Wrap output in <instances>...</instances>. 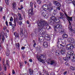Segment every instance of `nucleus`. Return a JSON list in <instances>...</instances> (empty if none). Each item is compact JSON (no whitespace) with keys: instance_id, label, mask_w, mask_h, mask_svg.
Segmentation results:
<instances>
[{"instance_id":"37998d69","label":"nucleus","mask_w":75,"mask_h":75,"mask_svg":"<svg viewBox=\"0 0 75 75\" xmlns=\"http://www.w3.org/2000/svg\"><path fill=\"white\" fill-rule=\"evenodd\" d=\"M2 11H3V8L1 7H0V11H1V12H2Z\"/></svg>"},{"instance_id":"1a4fd4ad","label":"nucleus","mask_w":75,"mask_h":75,"mask_svg":"<svg viewBox=\"0 0 75 75\" xmlns=\"http://www.w3.org/2000/svg\"><path fill=\"white\" fill-rule=\"evenodd\" d=\"M58 41L57 45V47L59 48H64V45H62V44H60L59 43V40H61V39L59 38H58Z\"/></svg>"},{"instance_id":"cd10ccee","label":"nucleus","mask_w":75,"mask_h":75,"mask_svg":"<svg viewBox=\"0 0 75 75\" xmlns=\"http://www.w3.org/2000/svg\"><path fill=\"white\" fill-rule=\"evenodd\" d=\"M54 21H54L52 20H49V23H50V24H52V25L54 24Z\"/></svg>"},{"instance_id":"ea45409f","label":"nucleus","mask_w":75,"mask_h":75,"mask_svg":"<svg viewBox=\"0 0 75 75\" xmlns=\"http://www.w3.org/2000/svg\"><path fill=\"white\" fill-rule=\"evenodd\" d=\"M58 18H60V19H62V20H63L64 21V18H62V17H58Z\"/></svg>"},{"instance_id":"4be33fe9","label":"nucleus","mask_w":75,"mask_h":75,"mask_svg":"<svg viewBox=\"0 0 75 75\" xmlns=\"http://www.w3.org/2000/svg\"><path fill=\"white\" fill-rule=\"evenodd\" d=\"M50 18L53 21H55V20L57 19V18L55 16H53L51 17H50Z\"/></svg>"},{"instance_id":"79ce46f5","label":"nucleus","mask_w":75,"mask_h":75,"mask_svg":"<svg viewBox=\"0 0 75 75\" xmlns=\"http://www.w3.org/2000/svg\"><path fill=\"white\" fill-rule=\"evenodd\" d=\"M6 65H8L9 64V61L8 60H6Z\"/></svg>"},{"instance_id":"2eb2a0df","label":"nucleus","mask_w":75,"mask_h":75,"mask_svg":"<svg viewBox=\"0 0 75 75\" xmlns=\"http://www.w3.org/2000/svg\"><path fill=\"white\" fill-rule=\"evenodd\" d=\"M62 25L60 24H57L55 26V28H62Z\"/></svg>"},{"instance_id":"f8f14e48","label":"nucleus","mask_w":75,"mask_h":75,"mask_svg":"<svg viewBox=\"0 0 75 75\" xmlns=\"http://www.w3.org/2000/svg\"><path fill=\"white\" fill-rule=\"evenodd\" d=\"M53 3L56 6H57V7H59V6H61V4L59 3V2H58L56 1H53Z\"/></svg>"},{"instance_id":"7ed1b4c3","label":"nucleus","mask_w":75,"mask_h":75,"mask_svg":"<svg viewBox=\"0 0 75 75\" xmlns=\"http://www.w3.org/2000/svg\"><path fill=\"white\" fill-rule=\"evenodd\" d=\"M30 7L31 8L29 9L28 11V15L30 17L34 14V12L33 11V3L30 2Z\"/></svg>"},{"instance_id":"5fc2aeb1","label":"nucleus","mask_w":75,"mask_h":75,"mask_svg":"<svg viewBox=\"0 0 75 75\" xmlns=\"http://www.w3.org/2000/svg\"><path fill=\"white\" fill-rule=\"evenodd\" d=\"M2 70V69H1V64H0V71H1Z\"/></svg>"},{"instance_id":"c85d7f7f","label":"nucleus","mask_w":75,"mask_h":75,"mask_svg":"<svg viewBox=\"0 0 75 75\" xmlns=\"http://www.w3.org/2000/svg\"><path fill=\"white\" fill-rule=\"evenodd\" d=\"M62 37L64 38H68V35L67 34H64L62 35Z\"/></svg>"},{"instance_id":"a211bd4d","label":"nucleus","mask_w":75,"mask_h":75,"mask_svg":"<svg viewBox=\"0 0 75 75\" xmlns=\"http://www.w3.org/2000/svg\"><path fill=\"white\" fill-rule=\"evenodd\" d=\"M40 13L41 14L42 16H44V17L45 15V14L46 13L45 12V11H44L43 10L40 11Z\"/></svg>"},{"instance_id":"72a5a7b5","label":"nucleus","mask_w":75,"mask_h":75,"mask_svg":"<svg viewBox=\"0 0 75 75\" xmlns=\"http://www.w3.org/2000/svg\"><path fill=\"white\" fill-rule=\"evenodd\" d=\"M37 3L39 4H41V0H36Z\"/></svg>"},{"instance_id":"423d86ee","label":"nucleus","mask_w":75,"mask_h":75,"mask_svg":"<svg viewBox=\"0 0 75 75\" xmlns=\"http://www.w3.org/2000/svg\"><path fill=\"white\" fill-rule=\"evenodd\" d=\"M47 63L51 65L54 66V67H55V66L57 65V62H56V61L51 59H50L48 60Z\"/></svg>"},{"instance_id":"052dcab7","label":"nucleus","mask_w":75,"mask_h":75,"mask_svg":"<svg viewBox=\"0 0 75 75\" xmlns=\"http://www.w3.org/2000/svg\"><path fill=\"white\" fill-rule=\"evenodd\" d=\"M19 20H22V18H21V17H19Z\"/></svg>"},{"instance_id":"393cba45","label":"nucleus","mask_w":75,"mask_h":75,"mask_svg":"<svg viewBox=\"0 0 75 75\" xmlns=\"http://www.w3.org/2000/svg\"><path fill=\"white\" fill-rule=\"evenodd\" d=\"M44 17L45 18H48V17H49V14H48L47 13H46L45 16H44Z\"/></svg>"},{"instance_id":"f3484780","label":"nucleus","mask_w":75,"mask_h":75,"mask_svg":"<svg viewBox=\"0 0 75 75\" xmlns=\"http://www.w3.org/2000/svg\"><path fill=\"white\" fill-rule=\"evenodd\" d=\"M66 51V50L64 48H62L61 49V52L62 54V55H64L65 53V52Z\"/></svg>"},{"instance_id":"3c124183","label":"nucleus","mask_w":75,"mask_h":75,"mask_svg":"<svg viewBox=\"0 0 75 75\" xmlns=\"http://www.w3.org/2000/svg\"><path fill=\"white\" fill-rule=\"evenodd\" d=\"M10 21H12L13 20V18H12V17H11V19H10Z\"/></svg>"},{"instance_id":"9b49d317","label":"nucleus","mask_w":75,"mask_h":75,"mask_svg":"<svg viewBox=\"0 0 75 75\" xmlns=\"http://www.w3.org/2000/svg\"><path fill=\"white\" fill-rule=\"evenodd\" d=\"M67 41L70 43H73L74 42L75 40H74V39L71 37L67 39Z\"/></svg>"},{"instance_id":"f03ea898","label":"nucleus","mask_w":75,"mask_h":75,"mask_svg":"<svg viewBox=\"0 0 75 75\" xmlns=\"http://www.w3.org/2000/svg\"><path fill=\"white\" fill-rule=\"evenodd\" d=\"M67 58L70 59L71 57H72V62H75V54H74V51H70L68 52V54L67 55Z\"/></svg>"},{"instance_id":"69168bd1","label":"nucleus","mask_w":75,"mask_h":75,"mask_svg":"<svg viewBox=\"0 0 75 75\" xmlns=\"http://www.w3.org/2000/svg\"><path fill=\"white\" fill-rule=\"evenodd\" d=\"M6 29V26H4V31H5Z\"/></svg>"},{"instance_id":"6e6d98bb","label":"nucleus","mask_w":75,"mask_h":75,"mask_svg":"<svg viewBox=\"0 0 75 75\" xmlns=\"http://www.w3.org/2000/svg\"><path fill=\"white\" fill-rule=\"evenodd\" d=\"M4 73L3 72H1L0 73V75H4Z\"/></svg>"},{"instance_id":"4468645a","label":"nucleus","mask_w":75,"mask_h":75,"mask_svg":"<svg viewBox=\"0 0 75 75\" xmlns=\"http://www.w3.org/2000/svg\"><path fill=\"white\" fill-rule=\"evenodd\" d=\"M58 32L61 34H63L64 33V30L62 28H60L58 30Z\"/></svg>"},{"instance_id":"9d476101","label":"nucleus","mask_w":75,"mask_h":75,"mask_svg":"<svg viewBox=\"0 0 75 75\" xmlns=\"http://www.w3.org/2000/svg\"><path fill=\"white\" fill-rule=\"evenodd\" d=\"M50 12L52 11V13L54 14H56L57 13V9H54L52 7L49 10Z\"/></svg>"},{"instance_id":"13d9d810","label":"nucleus","mask_w":75,"mask_h":75,"mask_svg":"<svg viewBox=\"0 0 75 75\" xmlns=\"http://www.w3.org/2000/svg\"><path fill=\"white\" fill-rule=\"evenodd\" d=\"M12 74H15V71H14V70L13 69L12 70Z\"/></svg>"},{"instance_id":"6e6552de","label":"nucleus","mask_w":75,"mask_h":75,"mask_svg":"<svg viewBox=\"0 0 75 75\" xmlns=\"http://www.w3.org/2000/svg\"><path fill=\"white\" fill-rule=\"evenodd\" d=\"M42 8L44 10H45V11L47 10V11H49L50 10V8H49L48 6L47 5H43L42 6Z\"/></svg>"},{"instance_id":"f257e3e1","label":"nucleus","mask_w":75,"mask_h":75,"mask_svg":"<svg viewBox=\"0 0 75 75\" xmlns=\"http://www.w3.org/2000/svg\"><path fill=\"white\" fill-rule=\"evenodd\" d=\"M48 24V23L47 22L42 19H41L39 22L38 23V27L42 28H42L43 27H45V26H46V28L47 29V30L50 29V28H51V26H49Z\"/></svg>"},{"instance_id":"bf43d9fd","label":"nucleus","mask_w":75,"mask_h":75,"mask_svg":"<svg viewBox=\"0 0 75 75\" xmlns=\"http://www.w3.org/2000/svg\"><path fill=\"white\" fill-rule=\"evenodd\" d=\"M21 50H24V49H25V47H22L21 48Z\"/></svg>"},{"instance_id":"e433bc0d","label":"nucleus","mask_w":75,"mask_h":75,"mask_svg":"<svg viewBox=\"0 0 75 75\" xmlns=\"http://www.w3.org/2000/svg\"><path fill=\"white\" fill-rule=\"evenodd\" d=\"M66 2L68 4L70 3V1L69 0H66Z\"/></svg>"},{"instance_id":"bb28decb","label":"nucleus","mask_w":75,"mask_h":75,"mask_svg":"<svg viewBox=\"0 0 75 75\" xmlns=\"http://www.w3.org/2000/svg\"><path fill=\"white\" fill-rule=\"evenodd\" d=\"M16 47L18 49H19V47H20V44L19 43H16L15 44Z\"/></svg>"},{"instance_id":"4c0bfd02","label":"nucleus","mask_w":75,"mask_h":75,"mask_svg":"<svg viewBox=\"0 0 75 75\" xmlns=\"http://www.w3.org/2000/svg\"><path fill=\"white\" fill-rule=\"evenodd\" d=\"M61 6H60L59 7H57L56 8L57 10H61V8H60L61 7Z\"/></svg>"},{"instance_id":"473e14b6","label":"nucleus","mask_w":75,"mask_h":75,"mask_svg":"<svg viewBox=\"0 0 75 75\" xmlns=\"http://www.w3.org/2000/svg\"><path fill=\"white\" fill-rule=\"evenodd\" d=\"M59 14H60V16H61V17H64V14L62 12H60Z\"/></svg>"},{"instance_id":"e2e57ef3","label":"nucleus","mask_w":75,"mask_h":75,"mask_svg":"<svg viewBox=\"0 0 75 75\" xmlns=\"http://www.w3.org/2000/svg\"><path fill=\"white\" fill-rule=\"evenodd\" d=\"M29 61L30 62H33V60H32V59H29Z\"/></svg>"},{"instance_id":"0eeeda50","label":"nucleus","mask_w":75,"mask_h":75,"mask_svg":"<svg viewBox=\"0 0 75 75\" xmlns=\"http://www.w3.org/2000/svg\"><path fill=\"white\" fill-rule=\"evenodd\" d=\"M74 48V45L71 44H68L67 45V50H72Z\"/></svg>"},{"instance_id":"ddd939ff","label":"nucleus","mask_w":75,"mask_h":75,"mask_svg":"<svg viewBox=\"0 0 75 75\" xmlns=\"http://www.w3.org/2000/svg\"><path fill=\"white\" fill-rule=\"evenodd\" d=\"M44 55L43 54H40L39 56V57L37 58L38 59V61L40 62L41 61V59H42V58H44Z\"/></svg>"},{"instance_id":"49530a36","label":"nucleus","mask_w":75,"mask_h":75,"mask_svg":"<svg viewBox=\"0 0 75 75\" xmlns=\"http://www.w3.org/2000/svg\"><path fill=\"white\" fill-rule=\"evenodd\" d=\"M67 71H65L63 73V74L64 75H67Z\"/></svg>"},{"instance_id":"58836bf2","label":"nucleus","mask_w":75,"mask_h":75,"mask_svg":"<svg viewBox=\"0 0 75 75\" xmlns=\"http://www.w3.org/2000/svg\"><path fill=\"white\" fill-rule=\"evenodd\" d=\"M9 0H5V1H6V4L7 5H8L9 4H8V1Z\"/></svg>"},{"instance_id":"de8ad7c7","label":"nucleus","mask_w":75,"mask_h":75,"mask_svg":"<svg viewBox=\"0 0 75 75\" xmlns=\"http://www.w3.org/2000/svg\"><path fill=\"white\" fill-rule=\"evenodd\" d=\"M54 31L56 32V33H57L58 30V29L55 28H54Z\"/></svg>"},{"instance_id":"774afa93","label":"nucleus","mask_w":75,"mask_h":75,"mask_svg":"<svg viewBox=\"0 0 75 75\" xmlns=\"http://www.w3.org/2000/svg\"><path fill=\"white\" fill-rule=\"evenodd\" d=\"M4 69H5V71H6V70H7V67L6 66L5 67Z\"/></svg>"},{"instance_id":"5701e85b","label":"nucleus","mask_w":75,"mask_h":75,"mask_svg":"<svg viewBox=\"0 0 75 75\" xmlns=\"http://www.w3.org/2000/svg\"><path fill=\"white\" fill-rule=\"evenodd\" d=\"M2 38H1V43H3V42H4V40L5 38H4V36L3 35H1Z\"/></svg>"},{"instance_id":"f704fd0d","label":"nucleus","mask_w":75,"mask_h":75,"mask_svg":"<svg viewBox=\"0 0 75 75\" xmlns=\"http://www.w3.org/2000/svg\"><path fill=\"white\" fill-rule=\"evenodd\" d=\"M70 68L71 70H73V71H74L75 70V67H73L72 66H71L70 67Z\"/></svg>"},{"instance_id":"4d7b16f0","label":"nucleus","mask_w":75,"mask_h":75,"mask_svg":"<svg viewBox=\"0 0 75 75\" xmlns=\"http://www.w3.org/2000/svg\"><path fill=\"white\" fill-rule=\"evenodd\" d=\"M73 4L74 5V6H75V0L73 2Z\"/></svg>"},{"instance_id":"680f3d73","label":"nucleus","mask_w":75,"mask_h":75,"mask_svg":"<svg viewBox=\"0 0 75 75\" xmlns=\"http://www.w3.org/2000/svg\"><path fill=\"white\" fill-rule=\"evenodd\" d=\"M70 1V3H73V2L74 1V0H69Z\"/></svg>"},{"instance_id":"8fccbe9b","label":"nucleus","mask_w":75,"mask_h":75,"mask_svg":"<svg viewBox=\"0 0 75 75\" xmlns=\"http://www.w3.org/2000/svg\"><path fill=\"white\" fill-rule=\"evenodd\" d=\"M40 62H42V63H43L44 64L45 63V62L43 60V59H42L41 61H40Z\"/></svg>"},{"instance_id":"603ef678","label":"nucleus","mask_w":75,"mask_h":75,"mask_svg":"<svg viewBox=\"0 0 75 75\" xmlns=\"http://www.w3.org/2000/svg\"><path fill=\"white\" fill-rule=\"evenodd\" d=\"M36 43H34L33 45V47H34H34H35V45H36Z\"/></svg>"},{"instance_id":"a18cd8bd","label":"nucleus","mask_w":75,"mask_h":75,"mask_svg":"<svg viewBox=\"0 0 75 75\" xmlns=\"http://www.w3.org/2000/svg\"><path fill=\"white\" fill-rule=\"evenodd\" d=\"M50 37L48 36L46 40H50Z\"/></svg>"},{"instance_id":"0e129e2a","label":"nucleus","mask_w":75,"mask_h":75,"mask_svg":"<svg viewBox=\"0 0 75 75\" xmlns=\"http://www.w3.org/2000/svg\"><path fill=\"white\" fill-rule=\"evenodd\" d=\"M15 27H16V26L12 27V30H14V29H15Z\"/></svg>"},{"instance_id":"20e7f679","label":"nucleus","mask_w":75,"mask_h":75,"mask_svg":"<svg viewBox=\"0 0 75 75\" xmlns=\"http://www.w3.org/2000/svg\"><path fill=\"white\" fill-rule=\"evenodd\" d=\"M35 33H39L41 35H44L45 34V32H44V31H42V28L41 27L38 28V29L36 28L35 29Z\"/></svg>"},{"instance_id":"aec40b11","label":"nucleus","mask_w":75,"mask_h":75,"mask_svg":"<svg viewBox=\"0 0 75 75\" xmlns=\"http://www.w3.org/2000/svg\"><path fill=\"white\" fill-rule=\"evenodd\" d=\"M29 71L30 72L29 74L30 75H31L32 74L34 75V71H33V70H31V69H29Z\"/></svg>"},{"instance_id":"39448f33","label":"nucleus","mask_w":75,"mask_h":75,"mask_svg":"<svg viewBox=\"0 0 75 75\" xmlns=\"http://www.w3.org/2000/svg\"><path fill=\"white\" fill-rule=\"evenodd\" d=\"M48 35L45 34L44 37L43 36H41L39 38L38 41L39 42H43L44 41H46V39L48 37Z\"/></svg>"},{"instance_id":"b1692460","label":"nucleus","mask_w":75,"mask_h":75,"mask_svg":"<svg viewBox=\"0 0 75 75\" xmlns=\"http://www.w3.org/2000/svg\"><path fill=\"white\" fill-rule=\"evenodd\" d=\"M13 34L16 38H19V35L18 34H17V33L15 32Z\"/></svg>"},{"instance_id":"c9c22d12","label":"nucleus","mask_w":75,"mask_h":75,"mask_svg":"<svg viewBox=\"0 0 75 75\" xmlns=\"http://www.w3.org/2000/svg\"><path fill=\"white\" fill-rule=\"evenodd\" d=\"M15 24H13L12 25V27H16V21L15 20H14Z\"/></svg>"},{"instance_id":"c756f323","label":"nucleus","mask_w":75,"mask_h":75,"mask_svg":"<svg viewBox=\"0 0 75 75\" xmlns=\"http://www.w3.org/2000/svg\"><path fill=\"white\" fill-rule=\"evenodd\" d=\"M67 58V57H64L63 58V59L64 60V61H67V62H68V58H68V57Z\"/></svg>"},{"instance_id":"c03bdc74","label":"nucleus","mask_w":75,"mask_h":75,"mask_svg":"<svg viewBox=\"0 0 75 75\" xmlns=\"http://www.w3.org/2000/svg\"><path fill=\"white\" fill-rule=\"evenodd\" d=\"M37 4L36 3H35L34 5V7L35 8H36V7H37Z\"/></svg>"},{"instance_id":"7c9ffc66","label":"nucleus","mask_w":75,"mask_h":75,"mask_svg":"<svg viewBox=\"0 0 75 75\" xmlns=\"http://www.w3.org/2000/svg\"><path fill=\"white\" fill-rule=\"evenodd\" d=\"M19 65L20 66V67L21 68L23 67V63L22 62H19Z\"/></svg>"},{"instance_id":"a19ab883","label":"nucleus","mask_w":75,"mask_h":75,"mask_svg":"<svg viewBox=\"0 0 75 75\" xmlns=\"http://www.w3.org/2000/svg\"><path fill=\"white\" fill-rule=\"evenodd\" d=\"M22 24H23V23L21 21H20L19 22V24L20 25H22Z\"/></svg>"},{"instance_id":"864d4df0","label":"nucleus","mask_w":75,"mask_h":75,"mask_svg":"<svg viewBox=\"0 0 75 75\" xmlns=\"http://www.w3.org/2000/svg\"><path fill=\"white\" fill-rule=\"evenodd\" d=\"M18 16L19 17H21V14L20 13H18Z\"/></svg>"},{"instance_id":"dca6fc26","label":"nucleus","mask_w":75,"mask_h":75,"mask_svg":"<svg viewBox=\"0 0 75 75\" xmlns=\"http://www.w3.org/2000/svg\"><path fill=\"white\" fill-rule=\"evenodd\" d=\"M64 14L65 15L66 17L67 18V20L68 21H69V20H70V21H72V17H70L68 16V15H67V14L66 13H64Z\"/></svg>"},{"instance_id":"2f4dec72","label":"nucleus","mask_w":75,"mask_h":75,"mask_svg":"<svg viewBox=\"0 0 75 75\" xmlns=\"http://www.w3.org/2000/svg\"><path fill=\"white\" fill-rule=\"evenodd\" d=\"M12 6L13 8H16V4L15 3L13 2L12 4Z\"/></svg>"},{"instance_id":"6ab92c4d","label":"nucleus","mask_w":75,"mask_h":75,"mask_svg":"<svg viewBox=\"0 0 75 75\" xmlns=\"http://www.w3.org/2000/svg\"><path fill=\"white\" fill-rule=\"evenodd\" d=\"M20 34L21 37H23V30L22 28H20Z\"/></svg>"},{"instance_id":"09e8293b","label":"nucleus","mask_w":75,"mask_h":75,"mask_svg":"<svg viewBox=\"0 0 75 75\" xmlns=\"http://www.w3.org/2000/svg\"><path fill=\"white\" fill-rule=\"evenodd\" d=\"M9 25L11 26H12V25H13V24H12V23H11V22H9Z\"/></svg>"},{"instance_id":"338daca9","label":"nucleus","mask_w":75,"mask_h":75,"mask_svg":"<svg viewBox=\"0 0 75 75\" xmlns=\"http://www.w3.org/2000/svg\"><path fill=\"white\" fill-rule=\"evenodd\" d=\"M6 24L7 26H8V22H7V21H6Z\"/></svg>"},{"instance_id":"412c9836","label":"nucleus","mask_w":75,"mask_h":75,"mask_svg":"<svg viewBox=\"0 0 75 75\" xmlns=\"http://www.w3.org/2000/svg\"><path fill=\"white\" fill-rule=\"evenodd\" d=\"M48 43L44 41V42L43 44V47L44 48H47L48 47Z\"/></svg>"},{"instance_id":"a878e982","label":"nucleus","mask_w":75,"mask_h":75,"mask_svg":"<svg viewBox=\"0 0 75 75\" xmlns=\"http://www.w3.org/2000/svg\"><path fill=\"white\" fill-rule=\"evenodd\" d=\"M55 21L56 23H59V24H61V21H60L58 19H56Z\"/></svg>"}]
</instances>
